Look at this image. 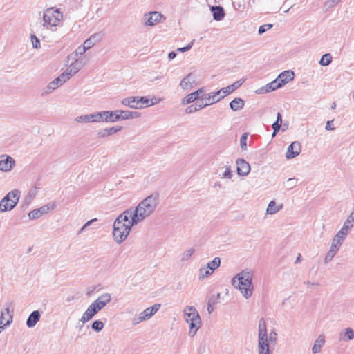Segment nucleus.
Listing matches in <instances>:
<instances>
[{"mask_svg":"<svg viewBox=\"0 0 354 354\" xmlns=\"http://www.w3.org/2000/svg\"><path fill=\"white\" fill-rule=\"evenodd\" d=\"M84 64L85 62H84L82 59H76L73 63L70 64L66 70L72 76H73L83 68Z\"/></svg>","mask_w":354,"mask_h":354,"instance_id":"obj_20","label":"nucleus"},{"mask_svg":"<svg viewBox=\"0 0 354 354\" xmlns=\"http://www.w3.org/2000/svg\"><path fill=\"white\" fill-rule=\"evenodd\" d=\"M96 37V35H92L84 42L83 46H85L86 49L88 50L94 46Z\"/></svg>","mask_w":354,"mask_h":354,"instance_id":"obj_40","label":"nucleus"},{"mask_svg":"<svg viewBox=\"0 0 354 354\" xmlns=\"http://www.w3.org/2000/svg\"><path fill=\"white\" fill-rule=\"evenodd\" d=\"M98 312L99 310L95 307V305H93L91 303L81 317L80 322L83 324L86 323L91 320Z\"/></svg>","mask_w":354,"mask_h":354,"instance_id":"obj_16","label":"nucleus"},{"mask_svg":"<svg viewBox=\"0 0 354 354\" xmlns=\"http://www.w3.org/2000/svg\"><path fill=\"white\" fill-rule=\"evenodd\" d=\"M232 171H231L230 167H226L225 171L222 174V178H226V179H230L232 178Z\"/></svg>","mask_w":354,"mask_h":354,"instance_id":"obj_54","label":"nucleus"},{"mask_svg":"<svg viewBox=\"0 0 354 354\" xmlns=\"http://www.w3.org/2000/svg\"><path fill=\"white\" fill-rule=\"evenodd\" d=\"M55 207L54 203H49L44 205L38 209H34L28 213V218L30 220H35L40 218L42 215L48 213L50 210H53Z\"/></svg>","mask_w":354,"mask_h":354,"instance_id":"obj_10","label":"nucleus"},{"mask_svg":"<svg viewBox=\"0 0 354 354\" xmlns=\"http://www.w3.org/2000/svg\"><path fill=\"white\" fill-rule=\"evenodd\" d=\"M194 252H195V249L194 248H189V249L186 250L185 251H184L180 254V261L181 262L187 261L191 258V257L193 255Z\"/></svg>","mask_w":354,"mask_h":354,"instance_id":"obj_32","label":"nucleus"},{"mask_svg":"<svg viewBox=\"0 0 354 354\" xmlns=\"http://www.w3.org/2000/svg\"><path fill=\"white\" fill-rule=\"evenodd\" d=\"M301 145L298 141L292 142L288 147L286 153L287 159H292L297 157L301 152Z\"/></svg>","mask_w":354,"mask_h":354,"instance_id":"obj_12","label":"nucleus"},{"mask_svg":"<svg viewBox=\"0 0 354 354\" xmlns=\"http://www.w3.org/2000/svg\"><path fill=\"white\" fill-rule=\"evenodd\" d=\"M245 80L244 78H242L234 82L232 84L221 88L223 95H225V97H226L227 95L231 94L234 91L238 89L239 87H241V86L245 82Z\"/></svg>","mask_w":354,"mask_h":354,"instance_id":"obj_18","label":"nucleus"},{"mask_svg":"<svg viewBox=\"0 0 354 354\" xmlns=\"http://www.w3.org/2000/svg\"><path fill=\"white\" fill-rule=\"evenodd\" d=\"M281 127V123H279L278 122H274L272 124V129H273V130H274V133H277L279 131Z\"/></svg>","mask_w":354,"mask_h":354,"instance_id":"obj_60","label":"nucleus"},{"mask_svg":"<svg viewBox=\"0 0 354 354\" xmlns=\"http://www.w3.org/2000/svg\"><path fill=\"white\" fill-rule=\"evenodd\" d=\"M341 0H326L324 4V9L327 12L330 9L337 6Z\"/></svg>","mask_w":354,"mask_h":354,"instance_id":"obj_36","label":"nucleus"},{"mask_svg":"<svg viewBox=\"0 0 354 354\" xmlns=\"http://www.w3.org/2000/svg\"><path fill=\"white\" fill-rule=\"evenodd\" d=\"M282 208H283L282 204H279L277 205L276 204V202L274 200H272L269 203V204L268 205V207L266 209V213L268 214L272 215V214H274L277 213L278 212H279Z\"/></svg>","mask_w":354,"mask_h":354,"instance_id":"obj_29","label":"nucleus"},{"mask_svg":"<svg viewBox=\"0 0 354 354\" xmlns=\"http://www.w3.org/2000/svg\"><path fill=\"white\" fill-rule=\"evenodd\" d=\"M282 86L281 83H280L278 80L276 78L274 80L268 84L266 87V92L275 91L279 88Z\"/></svg>","mask_w":354,"mask_h":354,"instance_id":"obj_31","label":"nucleus"},{"mask_svg":"<svg viewBox=\"0 0 354 354\" xmlns=\"http://www.w3.org/2000/svg\"><path fill=\"white\" fill-rule=\"evenodd\" d=\"M185 322L189 324V335L193 337L201 326V319L197 310L194 306H187L183 310Z\"/></svg>","mask_w":354,"mask_h":354,"instance_id":"obj_5","label":"nucleus"},{"mask_svg":"<svg viewBox=\"0 0 354 354\" xmlns=\"http://www.w3.org/2000/svg\"><path fill=\"white\" fill-rule=\"evenodd\" d=\"M30 39L32 47L36 49L39 48L41 46L39 39L33 34L31 35Z\"/></svg>","mask_w":354,"mask_h":354,"instance_id":"obj_46","label":"nucleus"},{"mask_svg":"<svg viewBox=\"0 0 354 354\" xmlns=\"http://www.w3.org/2000/svg\"><path fill=\"white\" fill-rule=\"evenodd\" d=\"M129 115H130V119H134V118H138L140 117L141 113L140 112L130 111Z\"/></svg>","mask_w":354,"mask_h":354,"instance_id":"obj_61","label":"nucleus"},{"mask_svg":"<svg viewBox=\"0 0 354 354\" xmlns=\"http://www.w3.org/2000/svg\"><path fill=\"white\" fill-rule=\"evenodd\" d=\"M41 314L39 310H34L30 313L26 320V325L28 328L34 327L37 323L39 321Z\"/></svg>","mask_w":354,"mask_h":354,"instance_id":"obj_24","label":"nucleus"},{"mask_svg":"<svg viewBox=\"0 0 354 354\" xmlns=\"http://www.w3.org/2000/svg\"><path fill=\"white\" fill-rule=\"evenodd\" d=\"M165 19L164 15L157 11L146 13L142 18L145 25L149 26H155Z\"/></svg>","mask_w":354,"mask_h":354,"instance_id":"obj_9","label":"nucleus"},{"mask_svg":"<svg viewBox=\"0 0 354 354\" xmlns=\"http://www.w3.org/2000/svg\"><path fill=\"white\" fill-rule=\"evenodd\" d=\"M220 264H221L220 258L215 257L212 261H209L207 263V268H209V270H210L213 272L214 271V270H216V268H218L220 266Z\"/></svg>","mask_w":354,"mask_h":354,"instance_id":"obj_35","label":"nucleus"},{"mask_svg":"<svg viewBox=\"0 0 354 354\" xmlns=\"http://www.w3.org/2000/svg\"><path fill=\"white\" fill-rule=\"evenodd\" d=\"M75 121L85 123H113V111H96L90 114L77 116L75 118Z\"/></svg>","mask_w":354,"mask_h":354,"instance_id":"obj_4","label":"nucleus"},{"mask_svg":"<svg viewBox=\"0 0 354 354\" xmlns=\"http://www.w3.org/2000/svg\"><path fill=\"white\" fill-rule=\"evenodd\" d=\"M259 354H270L268 343H258Z\"/></svg>","mask_w":354,"mask_h":354,"instance_id":"obj_37","label":"nucleus"},{"mask_svg":"<svg viewBox=\"0 0 354 354\" xmlns=\"http://www.w3.org/2000/svg\"><path fill=\"white\" fill-rule=\"evenodd\" d=\"M139 104L142 105L144 107L151 106L150 99L147 97H138Z\"/></svg>","mask_w":354,"mask_h":354,"instance_id":"obj_47","label":"nucleus"},{"mask_svg":"<svg viewBox=\"0 0 354 354\" xmlns=\"http://www.w3.org/2000/svg\"><path fill=\"white\" fill-rule=\"evenodd\" d=\"M104 323L100 320H95L93 322L91 328L97 333L100 332L104 328Z\"/></svg>","mask_w":354,"mask_h":354,"instance_id":"obj_42","label":"nucleus"},{"mask_svg":"<svg viewBox=\"0 0 354 354\" xmlns=\"http://www.w3.org/2000/svg\"><path fill=\"white\" fill-rule=\"evenodd\" d=\"M225 97L221 89L216 92H212L205 95V99L208 101L209 105L216 103Z\"/></svg>","mask_w":354,"mask_h":354,"instance_id":"obj_17","label":"nucleus"},{"mask_svg":"<svg viewBox=\"0 0 354 354\" xmlns=\"http://www.w3.org/2000/svg\"><path fill=\"white\" fill-rule=\"evenodd\" d=\"M203 92H204V89L202 88L197 90L195 92L188 94L183 99H182L181 104L183 105H186V104H189L194 102L196 100H197L200 97V95L203 93Z\"/></svg>","mask_w":354,"mask_h":354,"instance_id":"obj_21","label":"nucleus"},{"mask_svg":"<svg viewBox=\"0 0 354 354\" xmlns=\"http://www.w3.org/2000/svg\"><path fill=\"white\" fill-rule=\"evenodd\" d=\"M37 194V188H33V189H30L28 192V194L25 197V202L27 204H30L32 202V201L33 200V198L36 196Z\"/></svg>","mask_w":354,"mask_h":354,"instance_id":"obj_38","label":"nucleus"},{"mask_svg":"<svg viewBox=\"0 0 354 354\" xmlns=\"http://www.w3.org/2000/svg\"><path fill=\"white\" fill-rule=\"evenodd\" d=\"M97 221V218H93L88 221H87L82 227L81 229L80 230V231L78 232V234L82 233L86 229L87 227H88L89 225H91L94 222H96Z\"/></svg>","mask_w":354,"mask_h":354,"instance_id":"obj_52","label":"nucleus"},{"mask_svg":"<svg viewBox=\"0 0 354 354\" xmlns=\"http://www.w3.org/2000/svg\"><path fill=\"white\" fill-rule=\"evenodd\" d=\"M333 60V57L330 54L326 53L322 55L321 59L319 62V64L322 66H328Z\"/></svg>","mask_w":354,"mask_h":354,"instance_id":"obj_34","label":"nucleus"},{"mask_svg":"<svg viewBox=\"0 0 354 354\" xmlns=\"http://www.w3.org/2000/svg\"><path fill=\"white\" fill-rule=\"evenodd\" d=\"M247 139H248V134L245 133L242 135L240 139V145L242 149H246L247 148Z\"/></svg>","mask_w":354,"mask_h":354,"instance_id":"obj_49","label":"nucleus"},{"mask_svg":"<svg viewBox=\"0 0 354 354\" xmlns=\"http://www.w3.org/2000/svg\"><path fill=\"white\" fill-rule=\"evenodd\" d=\"M268 333L258 334V343H268Z\"/></svg>","mask_w":354,"mask_h":354,"instance_id":"obj_53","label":"nucleus"},{"mask_svg":"<svg viewBox=\"0 0 354 354\" xmlns=\"http://www.w3.org/2000/svg\"><path fill=\"white\" fill-rule=\"evenodd\" d=\"M196 84V77L192 73L187 75L180 82V86L183 91H189Z\"/></svg>","mask_w":354,"mask_h":354,"instance_id":"obj_11","label":"nucleus"},{"mask_svg":"<svg viewBox=\"0 0 354 354\" xmlns=\"http://www.w3.org/2000/svg\"><path fill=\"white\" fill-rule=\"evenodd\" d=\"M194 40L191 41L186 46L178 48L177 50L179 51V52H181V53L186 52V51H187V50H190L192 48V46L194 44Z\"/></svg>","mask_w":354,"mask_h":354,"instance_id":"obj_55","label":"nucleus"},{"mask_svg":"<svg viewBox=\"0 0 354 354\" xmlns=\"http://www.w3.org/2000/svg\"><path fill=\"white\" fill-rule=\"evenodd\" d=\"M71 77H73L70 73L66 70L65 72L60 74L57 78L59 79V82L63 84L67 80H68Z\"/></svg>","mask_w":354,"mask_h":354,"instance_id":"obj_45","label":"nucleus"},{"mask_svg":"<svg viewBox=\"0 0 354 354\" xmlns=\"http://www.w3.org/2000/svg\"><path fill=\"white\" fill-rule=\"evenodd\" d=\"M138 224L133 223L130 211H124L113 222L112 236L114 241L118 244L123 243L128 237L132 227Z\"/></svg>","mask_w":354,"mask_h":354,"instance_id":"obj_2","label":"nucleus"},{"mask_svg":"<svg viewBox=\"0 0 354 354\" xmlns=\"http://www.w3.org/2000/svg\"><path fill=\"white\" fill-rule=\"evenodd\" d=\"M295 77V73L292 71H285L281 73L277 79L278 81L281 83V85L288 83L290 81L292 80Z\"/></svg>","mask_w":354,"mask_h":354,"instance_id":"obj_22","label":"nucleus"},{"mask_svg":"<svg viewBox=\"0 0 354 354\" xmlns=\"http://www.w3.org/2000/svg\"><path fill=\"white\" fill-rule=\"evenodd\" d=\"M348 234V233L347 232H345L344 230L341 228V230L335 234V236L337 239H339L340 241H344Z\"/></svg>","mask_w":354,"mask_h":354,"instance_id":"obj_50","label":"nucleus"},{"mask_svg":"<svg viewBox=\"0 0 354 354\" xmlns=\"http://www.w3.org/2000/svg\"><path fill=\"white\" fill-rule=\"evenodd\" d=\"M211 11L214 20L221 21L225 16L224 10L221 6H212Z\"/></svg>","mask_w":354,"mask_h":354,"instance_id":"obj_28","label":"nucleus"},{"mask_svg":"<svg viewBox=\"0 0 354 354\" xmlns=\"http://www.w3.org/2000/svg\"><path fill=\"white\" fill-rule=\"evenodd\" d=\"M354 225V212H353L347 218L346 221L344 222L343 227L342 229L344 230L345 232L348 233L349 230Z\"/></svg>","mask_w":354,"mask_h":354,"instance_id":"obj_30","label":"nucleus"},{"mask_svg":"<svg viewBox=\"0 0 354 354\" xmlns=\"http://www.w3.org/2000/svg\"><path fill=\"white\" fill-rule=\"evenodd\" d=\"M332 122H333V121H328V122H326V129L327 131H332V130H334V129H335V128H334V127H333L331 126V123H332Z\"/></svg>","mask_w":354,"mask_h":354,"instance_id":"obj_64","label":"nucleus"},{"mask_svg":"<svg viewBox=\"0 0 354 354\" xmlns=\"http://www.w3.org/2000/svg\"><path fill=\"white\" fill-rule=\"evenodd\" d=\"M245 102L240 97H236L230 102V108L234 111L241 110L244 107Z\"/></svg>","mask_w":354,"mask_h":354,"instance_id":"obj_27","label":"nucleus"},{"mask_svg":"<svg viewBox=\"0 0 354 354\" xmlns=\"http://www.w3.org/2000/svg\"><path fill=\"white\" fill-rule=\"evenodd\" d=\"M160 308V304H157L153 305L151 307L147 308L141 312L140 314L143 318L144 321L149 319L151 316H153Z\"/></svg>","mask_w":354,"mask_h":354,"instance_id":"obj_25","label":"nucleus"},{"mask_svg":"<svg viewBox=\"0 0 354 354\" xmlns=\"http://www.w3.org/2000/svg\"><path fill=\"white\" fill-rule=\"evenodd\" d=\"M62 17L63 14L60 12L59 9L48 8L43 13V26L47 29L56 27L59 25Z\"/></svg>","mask_w":354,"mask_h":354,"instance_id":"obj_6","label":"nucleus"},{"mask_svg":"<svg viewBox=\"0 0 354 354\" xmlns=\"http://www.w3.org/2000/svg\"><path fill=\"white\" fill-rule=\"evenodd\" d=\"M121 126H114L109 128L101 129L97 132V136L99 138H105L109 136H111L115 133H118L122 130Z\"/></svg>","mask_w":354,"mask_h":354,"instance_id":"obj_19","label":"nucleus"},{"mask_svg":"<svg viewBox=\"0 0 354 354\" xmlns=\"http://www.w3.org/2000/svg\"><path fill=\"white\" fill-rule=\"evenodd\" d=\"M142 322H144V319L140 315V314L138 315V317H135L131 320V323L133 325H136Z\"/></svg>","mask_w":354,"mask_h":354,"instance_id":"obj_58","label":"nucleus"},{"mask_svg":"<svg viewBox=\"0 0 354 354\" xmlns=\"http://www.w3.org/2000/svg\"><path fill=\"white\" fill-rule=\"evenodd\" d=\"M325 344V337L323 335H319V337L315 341L314 345L312 348V353L316 354L320 352L322 348Z\"/></svg>","mask_w":354,"mask_h":354,"instance_id":"obj_26","label":"nucleus"},{"mask_svg":"<svg viewBox=\"0 0 354 354\" xmlns=\"http://www.w3.org/2000/svg\"><path fill=\"white\" fill-rule=\"evenodd\" d=\"M196 111H197V106L194 104L187 106L185 109V113L187 114H191Z\"/></svg>","mask_w":354,"mask_h":354,"instance_id":"obj_56","label":"nucleus"},{"mask_svg":"<svg viewBox=\"0 0 354 354\" xmlns=\"http://www.w3.org/2000/svg\"><path fill=\"white\" fill-rule=\"evenodd\" d=\"M342 243H343V241H340L339 239H337L335 236H334V238L333 239L330 247L337 249V250H339Z\"/></svg>","mask_w":354,"mask_h":354,"instance_id":"obj_48","label":"nucleus"},{"mask_svg":"<svg viewBox=\"0 0 354 354\" xmlns=\"http://www.w3.org/2000/svg\"><path fill=\"white\" fill-rule=\"evenodd\" d=\"M162 100L161 98H158V97H153V98L150 99V104H151V106H153V105H155V104H157L158 103H159L160 101Z\"/></svg>","mask_w":354,"mask_h":354,"instance_id":"obj_62","label":"nucleus"},{"mask_svg":"<svg viewBox=\"0 0 354 354\" xmlns=\"http://www.w3.org/2000/svg\"><path fill=\"white\" fill-rule=\"evenodd\" d=\"M266 333H268L266 322L263 318H261L259 322L258 334H266Z\"/></svg>","mask_w":354,"mask_h":354,"instance_id":"obj_39","label":"nucleus"},{"mask_svg":"<svg viewBox=\"0 0 354 354\" xmlns=\"http://www.w3.org/2000/svg\"><path fill=\"white\" fill-rule=\"evenodd\" d=\"M122 104L134 109H141L144 108L142 105L139 104L138 97L130 96L124 98L122 102Z\"/></svg>","mask_w":354,"mask_h":354,"instance_id":"obj_14","label":"nucleus"},{"mask_svg":"<svg viewBox=\"0 0 354 354\" xmlns=\"http://www.w3.org/2000/svg\"><path fill=\"white\" fill-rule=\"evenodd\" d=\"M86 50L87 49H86L85 46L83 45L80 46L75 50V56H77L78 55H82L85 53Z\"/></svg>","mask_w":354,"mask_h":354,"instance_id":"obj_57","label":"nucleus"},{"mask_svg":"<svg viewBox=\"0 0 354 354\" xmlns=\"http://www.w3.org/2000/svg\"><path fill=\"white\" fill-rule=\"evenodd\" d=\"M59 79L55 78L54 80L50 82L47 86V89H48L49 91H54L59 86H62V84L59 82Z\"/></svg>","mask_w":354,"mask_h":354,"instance_id":"obj_43","label":"nucleus"},{"mask_svg":"<svg viewBox=\"0 0 354 354\" xmlns=\"http://www.w3.org/2000/svg\"><path fill=\"white\" fill-rule=\"evenodd\" d=\"M212 273V271L209 270L207 267L201 268L199 270V278L204 279L205 277H207L208 276L211 275Z\"/></svg>","mask_w":354,"mask_h":354,"instance_id":"obj_44","label":"nucleus"},{"mask_svg":"<svg viewBox=\"0 0 354 354\" xmlns=\"http://www.w3.org/2000/svg\"><path fill=\"white\" fill-rule=\"evenodd\" d=\"M159 201V194L155 192L143 199L135 208L127 209V211L131 212L133 223H140L150 216L157 208Z\"/></svg>","mask_w":354,"mask_h":354,"instance_id":"obj_1","label":"nucleus"},{"mask_svg":"<svg viewBox=\"0 0 354 354\" xmlns=\"http://www.w3.org/2000/svg\"><path fill=\"white\" fill-rule=\"evenodd\" d=\"M343 335L346 336L348 340H352L353 339H354V330L351 328H346L344 333H340V339H344V338L342 337Z\"/></svg>","mask_w":354,"mask_h":354,"instance_id":"obj_41","label":"nucleus"},{"mask_svg":"<svg viewBox=\"0 0 354 354\" xmlns=\"http://www.w3.org/2000/svg\"><path fill=\"white\" fill-rule=\"evenodd\" d=\"M297 181V180L295 178H290L288 180V183H289L290 186H291V187L295 186Z\"/></svg>","mask_w":354,"mask_h":354,"instance_id":"obj_63","label":"nucleus"},{"mask_svg":"<svg viewBox=\"0 0 354 354\" xmlns=\"http://www.w3.org/2000/svg\"><path fill=\"white\" fill-rule=\"evenodd\" d=\"M113 113V122L130 119V111L128 110H114Z\"/></svg>","mask_w":354,"mask_h":354,"instance_id":"obj_23","label":"nucleus"},{"mask_svg":"<svg viewBox=\"0 0 354 354\" xmlns=\"http://www.w3.org/2000/svg\"><path fill=\"white\" fill-rule=\"evenodd\" d=\"M277 339V334L274 331H272L269 334V340L271 342H276Z\"/></svg>","mask_w":354,"mask_h":354,"instance_id":"obj_59","label":"nucleus"},{"mask_svg":"<svg viewBox=\"0 0 354 354\" xmlns=\"http://www.w3.org/2000/svg\"><path fill=\"white\" fill-rule=\"evenodd\" d=\"M254 272L251 270L245 269L236 274L232 279V285L240 290L243 296L248 299L253 292L252 278Z\"/></svg>","mask_w":354,"mask_h":354,"instance_id":"obj_3","label":"nucleus"},{"mask_svg":"<svg viewBox=\"0 0 354 354\" xmlns=\"http://www.w3.org/2000/svg\"><path fill=\"white\" fill-rule=\"evenodd\" d=\"M16 167V161L10 155L3 153L0 155V171L10 173Z\"/></svg>","mask_w":354,"mask_h":354,"instance_id":"obj_8","label":"nucleus"},{"mask_svg":"<svg viewBox=\"0 0 354 354\" xmlns=\"http://www.w3.org/2000/svg\"><path fill=\"white\" fill-rule=\"evenodd\" d=\"M237 165V174L239 176H247L250 171V165L244 159L239 158L236 162Z\"/></svg>","mask_w":354,"mask_h":354,"instance_id":"obj_15","label":"nucleus"},{"mask_svg":"<svg viewBox=\"0 0 354 354\" xmlns=\"http://www.w3.org/2000/svg\"><path fill=\"white\" fill-rule=\"evenodd\" d=\"M338 250H339L330 247V250L328 251V252L324 258V263L327 264L329 262H330L333 260V257L337 254V252H338Z\"/></svg>","mask_w":354,"mask_h":354,"instance_id":"obj_33","label":"nucleus"},{"mask_svg":"<svg viewBox=\"0 0 354 354\" xmlns=\"http://www.w3.org/2000/svg\"><path fill=\"white\" fill-rule=\"evenodd\" d=\"M272 27V25L270 24H266L261 26L259 28V34L261 35V34L266 32V31L270 30Z\"/></svg>","mask_w":354,"mask_h":354,"instance_id":"obj_51","label":"nucleus"},{"mask_svg":"<svg viewBox=\"0 0 354 354\" xmlns=\"http://www.w3.org/2000/svg\"><path fill=\"white\" fill-rule=\"evenodd\" d=\"M19 198L20 192L18 189H14L9 192L0 201V212L3 213L13 209L17 205Z\"/></svg>","mask_w":354,"mask_h":354,"instance_id":"obj_7","label":"nucleus"},{"mask_svg":"<svg viewBox=\"0 0 354 354\" xmlns=\"http://www.w3.org/2000/svg\"><path fill=\"white\" fill-rule=\"evenodd\" d=\"M110 301L111 295L109 293H104L92 302V304L95 305V307L100 311L106 306Z\"/></svg>","mask_w":354,"mask_h":354,"instance_id":"obj_13","label":"nucleus"}]
</instances>
